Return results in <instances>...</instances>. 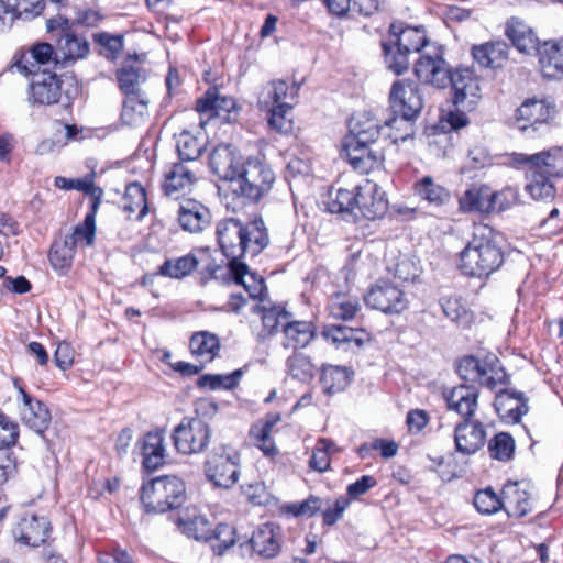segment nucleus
<instances>
[{
  "label": "nucleus",
  "instance_id": "1a4fd4ad",
  "mask_svg": "<svg viewBox=\"0 0 563 563\" xmlns=\"http://www.w3.org/2000/svg\"><path fill=\"white\" fill-rule=\"evenodd\" d=\"M173 440L179 453L196 454L208 446L210 428L200 418H184L174 429Z\"/></svg>",
  "mask_w": 563,
  "mask_h": 563
},
{
  "label": "nucleus",
  "instance_id": "f257e3e1",
  "mask_svg": "<svg viewBox=\"0 0 563 563\" xmlns=\"http://www.w3.org/2000/svg\"><path fill=\"white\" fill-rule=\"evenodd\" d=\"M212 172L227 183L228 191L242 207L263 199L273 188L275 173L255 156L243 157L230 144L217 145L209 158Z\"/></svg>",
  "mask_w": 563,
  "mask_h": 563
},
{
  "label": "nucleus",
  "instance_id": "412c9836",
  "mask_svg": "<svg viewBox=\"0 0 563 563\" xmlns=\"http://www.w3.org/2000/svg\"><path fill=\"white\" fill-rule=\"evenodd\" d=\"M486 441V430L481 421L466 419L454 428L456 450L465 455L476 453Z\"/></svg>",
  "mask_w": 563,
  "mask_h": 563
},
{
  "label": "nucleus",
  "instance_id": "a18cd8bd",
  "mask_svg": "<svg viewBox=\"0 0 563 563\" xmlns=\"http://www.w3.org/2000/svg\"><path fill=\"white\" fill-rule=\"evenodd\" d=\"M189 345L191 353L201 363H210L220 351L219 338L208 331H201L192 334Z\"/></svg>",
  "mask_w": 563,
  "mask_h": 563
},
{
  "label": "nucleus",
  "instance_id": "72a5a7b5",
  "mask_svg": "<svg viewBox=\"0 0 563 563\" xmlns=\"http://www.w3.org/2000/svg\"><path fill=\"white\" fill-rule=\"evenodd\" d=\"M299 87L285 80H273L263 87L258 103L262 108H272L283 103H290L298 95Z\"/></svg>",
  "mask_w": 563,
  "mask_h": 563
},
{
  "label": "nucleus",
  "instance_id": "4d7b16f0",
  "mask_svg": "<svg viewBox=\"0 0 563 563\" xmlns=\"http://www.w3.org/2000/svg\"><path fill=\"white\" fill-rule=\"evenodd\" d=\"M290 313L280 306L263 307L262 308V322L263 327L269 334L278 331L283 333L286 322L290 318Z\"/></svg>",
  "mask_w": 563,
  "mask_h": 563
},
{
  "label": "nucleus",
  "instance_id": "9b49d317",
  "mask_svg": "<svg viewBox=\"0 0 563 563\" xmlns=\"http://www.w3.org/2000/svg\"><path fill=\"white\" fill-rule=\"evenodd\" d=\"M196 111L200 115L201 128L212 119L230 123L238 117L235 100L232 97L220 96L216 89H209L202 98L197 100Z\"/></svg>",
  "mask_w": 563,
  "mask_h": 563
},
{
  "label": "nucleus",
  "instance_id": "774afa93",
  "mask_svg": "<svg viewBox=\"0 0 563 563\" xmlns=\"http://www.w3.org/2000/svg\"><path fill=\"white\" fill-rule=\"evenodd\" d=\"M8 2L13 13L11 20L32 19L40 15L44 9V0H8Z\"/></svg>",
  "mask_w": 563,
  "mask_h": 563
},
{
  "label": "nucleus",
  "instance_id": "09e8293b",
  "mask_svg": "<svg viewBox=\"0 0 563 563\" xmlns=\"http://www.w3.org/2000/svg\"><path fill=\"white\" fill-rule=\"evenodd\" d=\"M57 53L64 60H77L88 56L90 47L86 38L64 33L57 41Z\"/></svg>",
  "mask_w": 563,
  "mask_h": 563
},
{
  "label": "nucleus",
  "instance_id": "e2e57ef3",
  "mask_svg": "<svg viewBox=\"0 0 563 563\" xmlns=\"http://www.w3.org/2000/svg\"><path fill=\"white\" fill-rule=\"evenodd\" d=\"M336 451L335 445L328 439H320L312 452L309 465L312 470L323 473L330 467V455Z\"/></svg>",
  "mask_w": 563,
  "mask_h": 563
},
{
  "label": "nucleus",
  "instance_id": "393cba45",
  "mask_svg": "<svg viewBox=\"0 0 563 563\" xmlns=\"http://www.w3.org/2000/svg\"><path fill=\"white\" fill-rule=\"evenodd\" d=\"M539 67L543 77L560 79L563 77V40L544 42L537 48Z\"/></svg>",
  "mask_w": 563,
  "mask_h": 563
},
{
  "label": "nucleus",
  "instance_id": "37998d69",
  "mask_svg": "<svg viewBox=\"0 0 563 563\" xmlns=\"http://www.w3.org/2000/svg\"><path fill=\"white\" fill-rule=\"evenodd\" d=\"M415 195L433 207H441L450 200V192L442 185L435 183L431 176H423L413 186Z\"/></svg>",
  "mask_w": 563,
  "mask_h": 563
},
{
  "label": "nucleus",
  "instance_id": "0eeeda50",
  "mask_svg": "<svg viewBox=\"0 0 563 563\" xmlns=\"http://www.w3.org/2000/svg\"><path fill=\"white\" fill-rule=\"evenodd\" d=\"M457 374L467 382H475L494 390L506 383V372L496 356H487L481 361L475 356L463 357L457 365Z\"/></svg>",
  "mask_w": 563,
  "mask_h": 563
},
{
  "label": "nucleus",
  "instance_id": "c756f323",
  "mask_svg": "<svg viewBox=\"0 0 563 563\" xmlns=\"http://www.w3.org/2000/svg\"><path fill=\"white\" fill-rule=\"evenodd\" d=\"M316 335V327L310 321L292 320L290 317L283 329L280 344L285 349L306 347Z\"/></svg>",
  "mask_w": 563,
  "mask_h": 563
},
{
  "label": "nucleus",
  "instance_id": "2f4dec72",
  "mask_svg": "<svg viewBox=\"0 0 563 563\" xmlns=\"http://www.w3.org/2000/svg\"><path fill=\"white\" fill-rule=\"evenodd\" d=\"M243 231L242 257L245 255L254 257L267 247L269 243L268 232L261 218L243 223Z\"/></svg>",
  "mask_w": 563,
  "mask_h": 563
},
{
  "label": "nucleus",
  "instance_id": "4c0bfd02",
  "mask_svg": "<svg viewBox=\"0 0 563 563\" xmlns=\"http://www.w3.org/2000/svg\"><path fill=\"white\" fill-rule=\"evenodd\" d=\"M229 268L235 283L243 286L250 298H263L266 287L262 276L250 272L249 267L241 261L230 263Z\"/></svg>",
  "mask_w": 563,
  "mask_h": 563
},
{
  "label": "nucleus",
  "instance_id": "39448f33",
  "mask_svg": "<svg viewBox=\"0 0 563 563\" xmlns=\"http://www.w3.org/2000/svg\"><path fill=\"white\" fill-rule=\"evenodd\" d=\"M185 483L177 476H158L143 482V510L165 512L179 507L185 500Z\"/></svg>",
  "mask_w": 563,
  "mask_h": 563
},
{
  "label": "nucleus",
  "instance_id": "864d4df0",
  "mask_svg": "<svg viewBox=\"0 0 563 563\" xmlns=\"http://www.w3.org/2000/svg\"><path fill=\"white\" fill-rule=\"evenodd\" d=\"M176 148L183 162H192L201 155L203 144L196 135L185 130L176 136Z\"/></svg>",
  "mask_w": 563,
  "mask_h": 563
},
{
  "label": "nucleus",
  "instance_id": "680f3d73",
  "mask_svg": "<svg viewBox=\"0 0 563 563\" xmlns=\"http://www.w3.org/2000/svg\"><path fill=\"white\" fill-rule=\"evenodd\" d=\"M490 456L498 461H508L515 452V441L508 433L496 434L488 443Z\"/></svg>",
  "mask_w": 563,
  "mask_h": 563
},
{
  "label": "nucleus",
  "instance_id": "aec40b11",
  "mask_svg": "<svg viewBox=\"0 0 563 563\" xmlns=\"http://www.w3.org/2000/svg\"><path fill=\"white\" fill-rule=\"evenodd\" d=\"M415 74L420 81L444 88L450 81L451 71L445 59L439 54H423L415 65Z\"/></svg>",
  "mask_w": 563,
  "mask_h": 563
},
{
  "label": "nucleus",
  "instance_id": "7ed1b4c3",
  "mask_svg": "<svg viewBox=\"0 0 563 563\" xmlns=\"http://www.w3.org/2000/svg\"><path fill=\"white\" fill-rule=\"evenodd\" d=\"M389 104L394 123L405 126V133H389L395 141H406L413 134L412 121L416 120L422 108L423 98L418 85L410 80H397L393 84L389 92Z\"/></svg>",
  "mask_w": 563,
  "mask_h": 563
},
{
  "label": "nucleus",
  "instance_id": "e433bc0d",
  "mask_svg": "<svg viewBox=\"0 0 563 563\" xmlns=\"http://www.w3.org/2000/svg\"><path fill=\"white\" fill-rule=\"evenodd\" d=\"M177 523L181 532L189 538L205 541L210 539L211 523L197 508H187L183 511Z\"/></svg>",
  "mask_w": 563,
  "mask_h": 563
},
{
  "label": "nucleus",
  "instance_id": "cd10ccee",
  "mask_svg": "<svg viewBox=\"0 0 563 563\" xmlns=\"http://www.w3.org/2000/svg\"><path fill=\"white\" fill-rule=\"evenodd\" d=\"M444 399L450 410L457 412L464 420L471 419L477 409L478 389L460 385L445 394Z\"/></svg>",
  "mask_w": 563,
  "mask_h": 563
},
{
  "label": "nucleus",
  "instance_id": "bb28decb",
  "mask_svg": "<svg viewBox=\"0 0 563 563\" xmlns=\"http://www.w3.org/2000/svg\"><path fill=\"white\" fill-rule=\"evenodd\" d=\"M165 434L166 429L158 427L143 437V468L154 471L165 464Z\"/></svg>",
  "mask_w": 563,
  "mask_h": 563
},
{
  "label": "nucleus",
  "instance_id": "4be33fe9",
  "mask_svg": "<svg viewBox=\"0 0 563 563\" xmlns=\"http://www.w3.org/2000/svg\"><path fill=\"white\" fill-rule=\"evenodd\" d=\"M551 113L552 107L544 100L528 99L516 110L514 125L521 132L537 131L539 125L549 121Z\"/></svg>",
  "mask_w": 563,
  "mask_h": 563
},
{
  "label": "nucleus",
  "instance_id": "f8f14e48",
  "mask_svg": "<svg viewBox=\"0 0 563 563\" xmlns=\"http://www.w3.org/2000/svg\"><path fill=\"white\" fill-rule=\"evenodd\" d=\"M454 91V104L463 110H473L481 99L479 77L470 67H459L450 76Z\"/></svg>",
  "mask_w": 563,
  "mask_h": 563
},
{
  "label": "nucleus",
  "instance_id": "7c9ffc66",
  "mask_svg": "<svg viewBox=\"0 0 563 563\" xmlns=\"http://www.w3.org/2000/svg\"><path fill=\"white\" fill-rule=\"evenodd\" d=\"M494 406L499 417L508 422H518L528 411L523 395L510 390L499 391L495 397Z\"/></svg>",
  "mask_w": 563,
  "mask_h": 563
},
{
  "label": "nucleus",
  "instance_id": "f704fd0d",
  "mask_svg": "<svg viewBox=\"0 0 563 563\" xmlns=\"http://www.w3.org/2000/svg\"><path fill=\"white\" fill-rule=\"evenodd\" d=\"M117 80L121 92L125 97L140 96L141 90V60L139 56L129 55L121 68L117 70Z\"/></svg>",
  "mask_w": 563,
  "mask_h": 563
},
{
  "label": "nucleus",
  "instance_id": "c9c22d12",
  "mask_svg": "<svg viewBox=\"0 0 563 563\" xmlns=\"http://www.w3.org/2000/svg\"><path fill=\"white\" fill-rule=\"evenodd\" d=\"M505 34L520 53L529 54L539 47L538 38L532 29L518 18H511L507 21Z\"/></svg>",
  "mask_w": 563,
  "mask_h": 563
},
{
  "label": "nucleus",
  "instance_id": "5701e85b",
  "mask_svg": "<svg viewBox=\"0 0 563 563\" xmlns=\"http://www.w3.org/2000/svg\"><path fill=\"white\" fill-rule=\"evenodd\" d=\"M504 508L508 517L522 518L533 510V498L528 488L517 482H508L501 489Z\"/></svg>",
  "mask_w": 563,
  "mask_h": 563
},
{
  "label": "nucleus",
  "instance_id": "338daca9",
  "mask_svg": "<svg viewBox=\"0 0 563 563\" xmlns=\"http://www.w3.org/2000/svg\"><path fill=\"white\" fill-rule=\"evenodd\" d=\"M440 306L445 317L451 321L460 324H467L470 322L471 317L468 311L459 298L443 297L440 300Z\"/></svg>",
  "mask_w": 563,
  "mask_h": 563
},
{
  "label": "nucleus",
  "instance_id": "6e6d98bb",
  "mask_svg": "<svg viewBox=\"0 0 563 563\" xmlns=\"http://www.w3.org/2000/svg\"><path fill=\"white\" fill-rule=\"evenodd\" d=\"M289 375L300 382H309L313 378L314 366L310 358L302 353H295L286 362Z\"/></svg>",
  "mask_w": 563,
  "mask_h": 563
},
{
  "label": "nucleus",
  "instance_id": "de8ad7c7",
  "mask_svg": "<svg viewBox=\"0 0 563 563\" xmlns=\"http://www.w3.org/2000/svg\"><path fill=\"white\" fill-rule=\"evenodd\" d=\"M126 168L131 174L126 178L124 195L122 197V209L128 213H134L141 207V184L135 178L139 170L136 157H131L126 163Z\"/></svg>",
  "mask_w": 563,
  "mask_h": 563
},
{
  "label": "nucleus",
  "instance_id": "2eb2a0df",
  "mask_svg": "<svg viewBox=\"0 0 563 563\" xmlns=\"http://www.w3.org/2000/svg\"><path fill=\"white\" fill-rule=\"evenodd\" d=\"M57 49L54 51L53 46L48 43H37L33 45L30 51L23 55L12 65L11 70L29 76L35 73H41V68L48 71L51 65L58 63Z\"/></svg>",
  "mask_w": 563,
  "mask_h": 563
},
{
  "label": "nucleus",
  "instance_id": "c03bdc74",
  "mask_svg": "<svg viewBox=\"0 0 563 563\" xmlns=\"http://www.w3.org/2000/svg\"><path fill=\"white\" fill-rule=\"evenodd\" d=\"M460 209L464 212H492V191L487 186L467 189L459 200Z\"/></svg>",
  "mask_w": 563,
  "mask_h": 563
},
{
  "label": "nucleus",
  "instance_id": "ddd939ff",
  "mask_svg": "<svg viewBox=\"0 0 563 563\" xmlns=\"http://www.w3.org/2000/svg\"><path fill=\"white\" fill-rule=\"evenodd\" d=\"M364 299L367 306L384 313H400L407 308L404 291L386 280L377 282Z\"/></svg>",
  "mask_w": 563,
  "mask_h": 563
},
{
  "label": "nucleus",
  "instance_id": "79ce46f5",
  "mask_svg": "<svg viewBox=\"0 0 563 563\" xmlns=\"http://www.w3.org/2000/svg\"><path fill=\"white\" fill-rule=\"evenodd\" d=\"M380 134H384L380 122L371 113L364 112L353 120L351 131L346 136L369 142V144H378Z\"/></svg>",
  "mask_w": 563,
  "mask_h": 563
},
{
  "label": "nucleus",
  "instance_id": "603ef678",
  "mask_svg": "<svg viewBox=\"0 0 563 563\" xmlns=\"http://www.w3.org/2000/svg\"><path fill=\"white\" fill-rule=\"evenodd\" d=\"M526 190L536 200L552 199L555 196V187L551 177L526 170Z\"/></svg>",
  "mask_w": 563,
  "mask_h": 563
},
{
  "label": "nucleus",
  "instance_id": "a878e982",
  "mask_svg": "<svg viewBox=\"0 0 563 563\" xmlns=\"http://www.w3.org/2000/svg\"><path fill=\"white\" fill-rule=\"evenodd\" d=\"M197 180V174L187 165L175 163L165 173L164 183L162 188L166 196L178 198L190 191L191 187Z\"/></svg>",
  "mask_w": 563,
  "mask_h": 563
},
{
  "label": "nucleus",
  "instance_id": "6ab92c4d",
  "mask_svg": "<svg viewBox=\"0 0 563 563\" xmlns=\"http://www.w3.org/2000/svg\"><path fill=\"white\" fill-rule=\"evenodd\" d=\"M51 530V522L46 517L27 514L20 519L13 529V536L20 543L38 547L48 539Z\"/></svg>",
  "mask_w": 563,
  "mask_h": 563
},
{
  "label": "nucleus",
  "instance_id": "5fc2aeb1",
  "mask_svg": "<svg viewBox=\"0 0 563 563\" xmlns=\"http://www.w3.org/2000/svg\"><path fill=\"white\" fill-rule=\"evenodd\" d=\"M242 374V369H236L230 374H206L198 378V386L211 390L233 389L238 386Z\"/></svg>",
  "mask_w": 563,
  "mask_h": 563
},
{
  "label": "nucleus",
  "instance_id": "a19ab883",
  "mask_svg": "<svg viewBox=\"0 0 563 563\" xmlns=\"http://www.w3.org/2000/svg\"><path fill=\"white\" fill-rule=\"evenodd\" d=\"M357 196L358 185L352 188H332L324 205L331 213L352 214L356 209Z\"/></svg>",
  "mask_w": 563,
  "mask_h": 563
},
{
  "label": "nucleus",
  "instance_id": "8fccbe9b",
  "mask_svg": "<svg viewBox=\"0 0 563 563\" xmlns=\"http://www.w3.org/2000/svg\"><path fill=\"white\" fill-rule=\"evenodd\" d=\"M328 310L332 318L350 320L355 317L360 310L358 299L350 294L336 292L331 296Z\"/></svg>",
  "mask_w": 563,
  "mask_h": 563
},
{
  "label": "nucleus",
  "instance_id": "9d476101",
  "mask_svg": "<svg viewBox=\"0 0 563 563\" xmlns=\"http://www.w3.org/2000/svg\"><path fill=\"white\" fill-rule=\"evenodd\" d=\"M342 152L353 168L362 174L379 168L385 158L379 144H369V142L350 136H345L343 140Z\"/></svg>",
  "mask_w": 563,
  "mask_h": 563
},
{
  "label": "nucleus",
  "instance_id": "69168bd1",
  "mask_svg": "<svg viewBox=\"0 0 563 563\" xmlns=\"http://www.w3.org/2000/svg\"><path fill=\"white\" fill-rule=\"evenodd\" d=\"M264 109L268 112V124L272 129L283 133L291 130V120L288 118L292 109L291 103Z\"/></svg>",
  "mask_w": 563,
  "mask_h": 563
},
{
  "label": "nucleus",
  "instance_id": "3c124183",
  "mask_svg": "<svg viewBox=\"0 0 563 563\" xmlns=\"http://www.w3.org/2000/svg\"><path fill=\"white\" fill-rule=\"evenodd\" d=\"M201 262L195 254H186L184 256L167 260L159 267V272L164 276L170 278H183L188 276Z\"/></svg>",
  "mask_w": 563,
  "mask_h": 563
},
{
  "label": "nucleus",
  "instance_id": "bf43d9fd",
  "mask_svg": "<svg viewBox=\"0 0 563 563\" xmlns=\"http://www.w3.org/2000/svg\"><path fill=\"white\" fill-rule=\"evenodd\" d=\"M388 272L400 282H413L420 274L418 262L407 255H401L393 265H388Z\"/></svg>",
  "mask_w": 563,
  "mask_h": 563
},
{
  "label": "nucleus",
  "instance_id": "473e14b6",
  "mask_svg": "<svg viewBox=\"0 0 563 563\" xmlns=\"http://www.w3.org/2000/svg\"><path fill=\"white\" fill-rule=\"evenodd\" d=\"M279 421V413H268L263 420L255 422L250 429V438L254 444L267 456H273L277 453V449L272 434L274 428Z\"/></svg>",
  "mask_w": 563,
  "mask_h": 563
},
{
  "label": "nucleus",
  "instance_id": "58836bf2",
  "mask_svg": "<svg viewBox=\"0 0 563 563\" xmlns=\"http://www.w3.org/2000/svg\"><path fill=\"white\" fill-rule=\"evenodd\" d=\"M389 34V42L393 43L397 49H405L408 53L419 52L427 42L422 31L417 27H402L401 24H391Z\"/></svg>",
  "mask_w": 563,
  "mask_h": 563
},
{
  "label": "nucleus",
  "instance_id": "f3484780",
  "mask_svg": "<svg viewBox=\"0 0 563 563\" xmlns=\"http://www.w3.org/2000/svg\"><path fill=\"white\" fill-rule=\"evenodd\" d=\"M360 213L367 220L383 218L388 210L385 191L375 183L365 180L358 185L357 205Z\"/></svg>",
  "mask_w": 563,
  "mask_h": 563
},
{
  "label": "nucleus",
  "instance_id": "f03ea898",
  "mask_svg": "<svg viewBox=\"0 0 563 563\" xmlns=\"http://www.w3.org/2000/svg\"><path fill=\"white\" fill-rule=\"evenodd\" d=\"M504 260L497 233L490 227L479 225L460 253V268L465 275L487 278L501 267Z\"/></svg>",
  "mask_w": 563,
  "mask_h": 563
},
{
  "label": "nucleus",
  "instance_id": "ea45409f",
  "mask_svg": "<svg viewBox=\"0 0 563 563\" xmlns=\"http://www.w3.org/2000/svg\"><path fill=\"white\" fill-rule=\"evenodd\" d=\"M322 336L335 345L349 350L352 346H361L365 340V332L345 325H327L322 331Z\"/></svg>",
  "mask_w": 563,
  "mask_h": 563
},
{
  "label": "nucleus",
  "instance_id": "0e129e2a",
  "mask_svg": "<svg viewBox=\"0 0 563 563\" xmlns=\"http://www.w3.org/2000/svg\"><path fill=\"white\" fill-rule=\"evenodd\" d=\"M207 541H210L213 551L221 555L235 543L234 529L228 523H220L210 532V539Z\"/></svg>",
  "mask_w": 563,
  "mask_h": 563
},
{
  "label": "nucleus",
  "instance_id": "20e7f679",
  "mask_svg": "<svg viewBox=\"0 0 563 563\" xmlns=\"http://www.w3.org/2000/svg\"><path fill=\"white\" fill-rule=\"evenodd\" d=\"M97 201L92 203V210L86 214L82 223L75 227L73 233L64 240L56 241L48 254L52 267L60 275H65L71 267L77 246H90L96 234Z\"/></svg>",
  "mask_w": 563,
  "mask_h": 563
},
{
  "label": "nucleus",
  "instance_id": "052dcab7",
  "mask_svg": "<svg viewBox=\"0 0 563 563\" xmlns=\"http://www.w3.org/2000/svg\"><path fill=\"white\" fill-rule=\"evenodd\" d=\"M387 68L396 75H401L409 68V54L405 49H397L393 43H383Z\"/></svg>",
  "mask_w": 563,
  "mask_h": 563
},
{
  "label": "nucleus",
  "instance_id": "c85d7f7f",
  "mask_svg": "<svg viewBox=\"0 0 563 563\" xmlns=\"http://www.w3.org/2000/svg\"><path fill=\"white\" fill-rule=\"evenodd\" d=\"M280 528L268 522L260 526L253 532L250 543L258 555L274 558L280 551Z\"/></svg>",
  "mask_w": 563,
  "mask_h": 563
},
{
  "label": "nucleus",
  "instance_id": "49530a36",
  "mask_svg": "<svg viewBox=\"0 0 563 563\" xmlns=\"http://www.w3.org/2000/svg\"><path fill=\"white\" fill-rule=\"evenodd\" d=\"M352 374L346 367L323 365L320 377L323 391L328 395L343 391L349 386Z\"/></svg>",
  "mask_w": 563,
  "mask_h": 563
},
{
  "label": "nucleus",
  "instance_id": "a211bd4d",
  "mask_svg": "<svg viewBox=\"0 0 563 563\" xmlns=\"http://www.w3.org/2000/svg\"><path fill=\"white\" fill-rule=\"evenodd\" d=\"M243 222L234 218H227L217 224V239L222 253L230 263L240 262L242 257L241 244L243 242Z\"/></svg>",
  "mask_w": 563,
  "mask_h": 563
},
{
  "label": "nucleus",
  "instance_id": "dca6fc26",
  "mask_svg": "<svg viewBox=\"0 0 563 563\" xmlns=\"http://www.w3.org/2000/svg\"><path fill=\"white\" fill-rule=\"evenodd\" d=\"M21 405L20 417L22 422L38 434L44 433L51 423L52 417L44 402L27 394L22 387H18Z\"/></svg>",
  "mask_w": 563,
  "mask_h": 563
},
{
  "label": "nucleus",
  "instance_id": "13d9d810",
  "mask_svg": "<svg viewBox=\"0 0 563 563\" xmlns=\"http://www.w3.org/2000/svg\"><path fill=\"white\" fill-rule=\"evenodd\" d=\"M474 506L482 515H494L504 508L503 495L498 496L490 487L478 490L474 496Z\"/></svg>",
  "mask_w": 563,
  "mask_h": 563
},
{
  "label": "nucleus",
  "instance_id": "423d86ee",
  "mask_svg": "<svg viewBox=\"0 0 563 563\" xmlns=\"http://www.w3.org/2000/svg\"><path fill=\"white\" fill-rule=\"evenodd\" d=\"M206 477L217 487L231 488L240 476V454L229 446L214 449L205 463Z\"/></svg>",
  "mask_w": 563,
  "mask_h": 563
},
{
  "label": "nucleus",
  "instance_id": "b1692460",
  "mask_svg": "<svg viewBox=\"0 0 563 563\" xmlns=\"http://www.w3.org/2000/svg\"><path fill=\"white\" fill-rule=\"evenodd\" d=\"M178 222L183 230L199 233L209 227L211 213L201 202L187 199L179 205Z\"/></svg>",
  "mask_w": 563,
  "mask_h": 563
},
{
  "label": "nucleus",
  "instance_id": "4468645a",
  "mask_svg": "<svg viewBox=\"0 0 563 563\" xmlns=\"http://www.w3.org/2000/svg\"><path fill=\"white\" fill-rule=\"evenodd\" d=\"M29 102L32 104L51 106L63 101L62 80L56 74L42 69L32 74Z\"/></svg>",
  "mask_w": 563,
  "mask_h": 563
},
{
  "label": "nucleus",
  "instance_id": "6e6552de",
  "mask_svg": "<svg viewBox=\"0 0 563 563\" xmlns=\"http://www.w3.org/2000/svg\"><path fill=\"white\" fill-rule=\"evenodd\" d=\"M511 164L522 167L526 170L551 177H563V147L553 146L548 150L533 153H514L510 157Z\"/></svg>",
  "mask_w": 563,
  "mask_h": 563
}]
</instances>
